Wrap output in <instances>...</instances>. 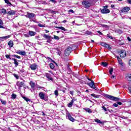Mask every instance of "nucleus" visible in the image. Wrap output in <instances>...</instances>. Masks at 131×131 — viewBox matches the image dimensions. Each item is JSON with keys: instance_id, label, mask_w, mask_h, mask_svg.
Segmentation results:
<instances>
[{"instance_id": "1", "label": "nucleus", "mask_w": 131, "mask_h": 131, "mask_svg": "<svg viewBox=\"0 0 131 131\" xmlns=\"http://www.w3.org/2000/svg\"><path fill=\"white\" fill-rule=\"evenodd\" d=\"M93 4V0H85L82 2V5L84 6V8L87 9L90 8Z\"/></svg>"}, {"instance_id": "2", "label": "nucleus", "mask_w": 131, "mask_h": 131, "mask_svg": "<svg viewBox=\"0 0 131 131\" xmlns=\"http://www.w3.org/2000/svg\"><path fill=\"white\" fill-rule=\"evenodd\" d=\"M105 98L109 99L110 100H112L113 101H120L121 99L119 98L115 97L113 96L107 95H105Z\"/></svg>"}, {"instance_id": "3", "label": "nucleus", "mask_w": 131, "mask_h": 131, "mask_svg": "<svg viewBox=\"0 0 131 131\" xmlns=\"http://www.w3.org/2000/svg\"><path fill=\"white\" fill-rule=\"evenodd\" d=\"M88 85H89L91 89H93L94 90H95V91H98L99 90L97 87H96V85H95V82L94 81H92L91 82L87 83Z\"/></svg>"}, {"instance_id": "4", "label": "nucleus", "mask_w": 131, "mask_h": 131, "mask_svg": "<svg viewBox=\"0 0 131 131\" xmlns=\"http://www.w3.org/2000/svg\"><path fill=\"white\" fill-rule=\"evenodd\" d=\"M119 54H120V56L121 58H124L126 56V52L123 50H120L118 51Z\"/></svg>"}, {"instance_id": "5", "label": "nucleus", "mask_w": 131, "mask_h": 131, "mask_svg": "<svg viewBox=\"0 0 131 131\" xmlns=\"http://www.w3.org/2000/svg\"><path fill=\"white\" fill-rule=\"evenodd\" d=\"M26 17H27V18H29L30 19V20L31 21L32 20H33V18L35 17V14L32 13H28Z\"/></svg>"}, {"instance_id": "6", "label": "nucleus", "mask_w": 131, "mask_h": 131, "mask_svg": "<svg viewBox=\"0 0 131 131\" xmlns=\"http://www.w3.org/2000/svg\"><path fill=\"white\" fill-rule=\"evenodd\" d=\"M71 51H72V48L71 47H68L64 51L65 56H69V55H70V53H71Z\"/></svg>"}, {"instance_id": "7", "label": "nucleus", "mask_w": 131, "mask_h": 131, "mask_svg": "<svg viewBox=\"0 0 131 131\" xmlns=\"http://www.w3.org/2000/svg\"><path fill=\"white\" fill-rule=\"evenodd\" d=\"M129 10H130V8H129L128 7H123L121 10V12L122 13H127V12H128V11H129Z\"/></svg>"}, {"instance_id": "8", "label": "nucleus", "mask_w": 131, "mask_h": 131, "mask_svg": "<svg viewBox=\"0 0 131 131\" xmlns=\"http://www.w3.org/2000/svg\"><path fill=\"white\" fill-rule=\"evenodd\" d=\"M101 13L102 14H108L110 13V10L107 8L104 7V8L101 10Z\"/></svg>"}, {"instance_id": "9", "label": "nucleus", "mask_w": 131, "mask_h": 131, "mask_svg": "<svg viewBox=\"0 0 131 131\" xmlns=\"http://www.w3.org/2000/svg\"><path fill=\"white\" fill-rule=\"evenodd\" d=\"M39 97L41 100H44V101H47V99L45 98V94L42 92H39Z\"/></svg>"}, {"instance_id": "10", "label": "nucleus", "mask_w": 131, "mask_h": 131, "mask_svg": "<svg viewBox=\"0 0 131 131\" xmlns=\"http://www.w3.org/2000/svg\"><path fill=\"white\" fill-rule=\"evenodd\" d=\"M67 117H68V119H69V120H70L71 121H72V122H74L75 120L74 119L73 117H72L71 115H70V113H68L67 114Z\"/></svg>"}, {"instance_id": "11", "label": "nucleus", "mask_w": 131, "mask_h": 131, "mask_svg": "<svg viewBox=\"0 0 131 131\" xmlns=\"http://www.w3.org/2000/svg\"><path fill=\"white\" fill-rule=\"evenodd\" d=\"M11 37V35H8L6 36L0 37V42L4 41V39H8V38H10Z\"/></svg>"}, {"instance_id": "12", "label": "nucleus", "mask_w": 131, "mask_h": 131, "mask_svg": "<svg viewBox=\"0 0 131 131\" xmlns=\"http://www.w3.org/2000/svg\"><path fill=\"white\" fill-rule=\"evenodd\" d=\"M17 54H19V55H21L22 56H25L26 55V52H25L24 51H20L19 50L17 51Z\"/></svg>"}, {"instance_id": "13", "label": "nucleus", "mask_w": 131, "mask_h": 131, "mask_svg": "<svg viewBox=\"0 0 131 131\" xmlns=\"http://www.w3.org/2000/svg\"><path fill=\"white\" fill-rule=\"evenodd\" d=\"M46 76L47 78H48V79H49V80H52V81H53V78H52V75H51L50 74L46 73Z\"/></svg>"}, {"instance_id": "14", "label": "nucleus", "mask_w": 131, "mask_h": 131, "mask_svg": "<svg viewBox=\"0 0 131 131\" xmlns=\"http://www.w3.org/2000/svg\"><path fill=\"white\" fill-rule=\"evenodd\" d=\"M47 60H48V61H49V62H51V63H54V64H55V65H56V66H58V64H57V63H56V62H55V61L53 60L52 59V58L47 57H46Z\"/></svg>"}, {"instance_id": "15", "label": "nucleus", "mask_w": 131, "mask_h": 131, "mask_svg": "<svg viewBox=\"0 0 131 131\" xmlns=\"http://www.w3.org/2000/svg\"><path fill=\"white\" fill-rule=\"evenodd\" d=\"M75 101H76V99H72L71 101L68 104V107H69V108H71V107H72V105H73V103Z\"/></svg>"}, {"instance_id": "16", "label": "nucleus", "mask_w": 131, "mask_h": 131, "mask_svg": "<svg viewBox=\"0 0 131 131\" xmlns=\"http://www.w3.org/2000/svg\"><path fill=\"white\" fill-rule=\"evenodd\" d=\"M8 15L9 16H12V15H15L16 14V11L14 10H10V11L7 12Z\"/></svg>"}, {"instance_id": "17", "label": "nucleus", "mask_w": 131, "mask_h": 131, "mask_svg": "<svg viewBox=\"0 0 131 131\" xmlns=\"http://www.w3.org/2000/svg\"><path fill=\"white\" fill-rule=\"evenodd\" d=\"M16 85L19 86V88H22L24 85V83L23 82H17Z\"/></svg>"}, {"instance_id": "18", "label": "nucleus", "mask_w": 131, "mask_h": 131, "mask_svg": "<svg viewBox=\"0 0 131 131\" xmlns=\"http://www.w3.org/2000/svg\"><path fill=\"white\" fill-rule=\"evenodd\" d=\"M126 78L128 81H131V74H127L126 76Z\"/></svg>"}, {"instance_id": "19", "label": "nucleus", "mask_w": 131, "mask_h": 131, "mask_svg": "<svg viewBox=\"0 0 131 131\" xmlns=\"http://www.w3.org/2000/svg\"><path fill=\"white\" fill-rule=\"evenodd\" d=\"M29 35H30V36H34V35H35V34H36V32H33L32 31H29Z\"/></svg>"}, {"instance_id": "20", "label": "nucleus", "mask_w": 131, "mask_h": 131, "mask_svg": "<svg viewBox=\"0 0 131 131\" xmlns=\"http://www.w3.org/2000/svg\"><path fill=\"white\" fill-rule=\"evenodd\" d=\"M8 46L9 48H13V46H14V42H13L12 40H10L8 42Z\"/></svg>"}, {"instance_id": "21", "label": "nucleus", "mask_w": 131, "mask_h": 131, "mask_svg": "<svg viewBox=\"0 0 131 131\" xmlns=\"http://www.w3.org/2000/svg\"><path fill=\"white\" fill-rule=\"evenodd\" d=\"M43 37H44V38H46V39H48V40H50V39H51V36H49L46 34H45L43 35Z\"/></svg>"}, {"instance_id": "22", "label": "nucleus", "mask_w": 131, "mask_h": 131, "mask_svg": "<svg viewBox=\"0 0 131 131\" xmlns=\"http://www.w3.org/2000/svg\"><path fill=\"white\" fill-rule=\"evenodd\" d=\"M0 28H3V29H5V27H4V22H3V20L0 19Z\"/></svg>"}, {"instance_id": "23", "label": "nucleus", "mask_w": 131, "mask_h": 131, "mask_svg": "<svg viewBox=\"0 0 131 131\" xmlns=\"http://www.w3.org/2000/svg\"><path fill=\"white\" fill-rule=\"evenodd\" d=\"M67 71L68 74H71L72 73V71L69 67H67Z\"/></svg>"}, {"instance_id": "24", "label": "nucleus", "mask_w": 131, "mask_h": 131, "mask_svg": "<svg viewBox=\"0 0 131 131\" xmlns=\"http://www.w3.org/2000/svg\"><path fill=\"white\" fill-rule=\"evenodd\" d=\"M101 108H102V110H104V112H105V114H108V112H107V111H109V110H107V108H106L104 106H102Z\"/></svg>"}, {"instance_id": "25", "label": "nucleus", "mask_w": 131, "mask_h": 131, "mask_svg": "<svg viewBox=\"0 0 131 131\" xmlns=\"http://www.w3.org/2000/svg\"><path fill=\"white\" fill-rule=\"evenodd\" d=\"M118 61L119 63L121 65V66H122V61L121 60V59L119 58V57L117 56Z\"/></svg>"}, {"instance_id": "26", "label": "nucleus", "mask_w": 131, "mask_h": 131, "mask_svg": "<svg viewBox=\"0 0 131 131\" xmlns=\"http://www.w3.org/2000/svg\"><path fill=\"white\" fill-rule=\"evenodd\" d=\"M30 83L31 89L33 90L34 89V87L35 86V84L33 83V82L32 81H31Z\"/></svg>"}, {"instance_id": "27", "label": "nucleus", "mask_w": 131, "mask_h": 131, "mask_svg": "<svg viewBox=\"0 0 131 131\" xmlns=\"http://www.w3.org/2000/svg\"><path fill=\"white\" fill-rule=\"evenodd\" d=\"M94 121H95V122H97V123H100V124H103L102 121H101V120H100L99 119H95L94 120Z\"/></svg>"}, {"instance_id": "28", "label": "nucleus", "mask_w": 131, "mask_h": 131, "mask_svg": "<svg viewBox=\"0 0 131 131\" xmlns=\"http://www.w3.org/2000/svg\"><path fill=\"white\" fill-rule=\"evenodd\" d=\"M56 28H58V29H61V30H63V31H67V30L65 29V28L63 27H56Z\"/></svg>"}, {"instance_id": "29", "label": "nucleus", "mask_w": 131, "mask_h": 131, "mask_svg": "<svg viewBox=\"0 0 131 131\" xmlns=\"http://www.w3.org/2000/svg\"><path fill=\"white\" fill-rule=\"evenodd\" d=\"M12 60H13V61H14L15 65H16V66H18V61L17 60V59H16L15 58H12Z\"/></svg>"}, {"instance_id": "30", "label": "nucleus", "mask_w": 131, "mask_h": 131, "mask_svg": "<svg viewBox=\"0 0 131 131\" xmlns=\"http://www.w3.org/2000/svg\"><path fill=\"white\" fill-rule=\"evenodd\" d=\"M0 101L3 105H7V101L3 100L2 99H0Z\"/></svg>"}, {"instance_id": "31", "label": "nucleus", "mask_w": 131, "mask_h": 131, "mask_svg": "<svg viewBox=\"0 0 131 131\" xmlns=\"http://www.w3.org/2000/svg\"><path fill=\"white\" fill-rule=\"evenodd\" d=\"M23 99H24L26 102H30V99L25 97V96H23Z\"/></svg>"}, {"instance_id": "32", "label": "nucleus", "mask_w": 131, "mask_h": 131, "mask_svg": "<svg viewBox=\"0 0 131 131\" xmlns=\"http://www.w3.org/2000/svg\"><path fill=\"white\" fill-rule=\"evenodd\" d=\"M100 64L101 66H108V63L105 61L102 62Z\"/></svg>"}, {"instance_id": "33", "label": "nucleus", "mask_w": 131, "mask_h": 131, "mask_svg": "<svg viewBox=\"0 0 131 131\" xmlns=\"http://www.w3.org/2000/svg\"><path fill=\"white\" fill-rule=\"evenodd\" d=\"M104 48H106V49H108V50H112V48L110 47V45L107 43H105V46H104Z\"/></svg>"}, {"instance_id": "34", "label": "nucleus", "mask_w": 131, "mask_h": 131, "mask_svg": "<svg viewBox=\"0 0 131 131\" xmlns=\"http://www.w3.org/2000/svg\"><path fill=\"white\" fill-rule=\"evenodd\" d=\"M1 13H2L3 14H7L8 12H7V10L4 8H3L1 10Z\"/></svg>"}, {"instance_id": "35", "label": "nucleus", "mask_w": 131, "mask_h": 131, "mask_svg": "<svg viewBox=\"0 0 131 131\" xmlns=\"http://www.w3.org/2000/svg\"><path fill=\"white\" fill-rule=\"evenodd\" d=\"M17 97V95L15 94H12L11 95V99H12V100H15V99H16Z\"/></svg>"}, {"instance_id": "36", "label": "nucleus", "mask_w": 131, "mask_h": 131, "mask_svg": "<svg viewBox=\"0 0 131 131\" xmlns=\"http://www.w3.org/2000/svg\"><path fill=\"white\" fill-rule=\"evenodd\" d=\"M85 35H91L92 34V32L87 31L85 32Z\"/></svg>"}, {"instance_id": "37", "label": "nucleus", "mask_w": 131, "mask_h": 131, "mask_svg": "<svg viewBox=\"0 0 131 131\" xmlns=\"http://www.w3.org/2000/svg\"><path fill=\"white\" fill-rule=\"evenodd\" d=\"M6 4H7V5H8V6H12V3H11L10 2V1H9V0H4Z\"/></svg>"}, {"instance_id": "38", "label": "nucleus", "mask_w": 131, "mask_h": 131, "mask_svg": "<svg viewBox=\"0 0 131 131\" xmlns=\"http://www.w3.org/2000/svg\"><path fill=\"white\" fill-rule=\"evenodd\" d=\"M85 110L86 112H88V113H92V110H91V108H85Z\"/></svg>"}, {"instance_id": "39", "label": "nucleus", "mask_w": 131, "mask_h": 131, "mask_svg": "<svg viewBox=\"0 0 131 131\" xmlns=\"http://www.w3.org/2000/svg\"><path fill=\"white\" fill-rule=\"evenodd\" d=\"M38 114H40V115H41L43 116H47V114H45L42 111H40L38 112Z\"/></svg>"}, {"instance_id": "40", "label": "nucleus", "mask_w": 131, "mask_h": 131, "mask_svg": "<svg viewBox=\"0 0 131 131\" xmlns=\"http://www.w3.org/2000/svg\"><path fill=\"white\" fill-rule=\"evenodd\" d=\"M12 57H14V58H17V59H21L20 56H19L18 55H12Z\"/></svg>"}, {"instance_id": "41", "label": "nucleus", "mask_w": 131, "mask_h": 131, "mask_svg": "<svg viewBox=\"0 0 131 131\" xmlns=\"http://www.w3.org/2000/svg\"><path fill=\"white\" fill-rule=\"evenodd\" d=\"M54 39H56V40H59L60 39L59 36H56L55 35H54Z\"/></svg>"}, {"instance_id": "42", "label": "nucleus", "mask_w": 131, "mask_h": 131, "mask_svg": "<svg viewBox=\"0 0 131 131\" xmlns=\"http://www.w3.org/2000/svg\"><path fill=\"white\" fill-rule=\"evenodd\" d=\"M30 68H31L32 70H35V69H36V66H30Z\"/></svg>"}, {"instance_id": "43", "label": "nucleus", "mask_w": 131, "mask_h": 131, "mask_svg": "<svg viewBox=\"0 0 131 131\" xmlns=\"http://www.w3.org/2000/svg\"><path fill=\"white\" fill-rule=\"evenodd\" d=\"M92 97H94V98H99L100 96L96 95V94H91Z\"/></svg>"}, {"instance_id": "44", "label": "nucleus", "mask_w": 131, "mask_h": 131, "mask_svg": "<svg viewBox=\"0 0 131 131\" xmlns=\"http://www.w3.org/2000/svg\"><path fill=\"white\" fill-rule=\"evenodd\" d=\"M54 95H55V96H59V91H58V90H55L54 91Z\"/></svg>"}, {"instance_id": "45", "label": "nucleus", "mask_w": 131, "mask_h": 131, "mask_svg": "<svg viewBox=\"0 0 131 131\" xmlns=\"http://www.w3.org/2000/svg\"><path fill=\"white\" fill-rule=\"evenodd\" d=\"M120 68L122 71H124L125 70V67L124 66H121Z\"/></svg>"}, {"instance_id": "46", "label": "nucleus", "mask_w": 131, "mask_h": 131, "mask_svg": "<svg viewBox=\"0 0 131 131\" xmlns=\"http://www.w3.org/2000/svg\"><path fill=\"white\" fill-rule=\"evenodd\" d=\"M112 72H113V69L111 68L109 70V73L111 75H112Z\"/></svg>"}, {"instance_id": "47", "label": "nucleus", "mask_w": 131, "mask_h": 131, "mask_svg": "<svg viewBox=\"0 0 131 131\" xmlns=\"http://www.w3.org/2000/svg\"><path fill=\"white\" fill-rule=\"evenodd\" d=\"M38 26L39 27H45L46 26H45V25H42L41 24H38Z\"/></svg>"}, {"instance_id": "48", "label": "nucleus", "mask_w": 131, "mask_h": 131, "mask_svg": "<svg viewBox=\"0 0 131 131\" xmlns=\"http://www.w3.org/2000/svg\"><path fill=\"white\" fill-rule=\"evenodd\" d=\"M6 58H7V59H12V58H11V56H10V55H6L5 56Z\"/></svg>"}, {"instance_id": "49", "label": "nucleus", "mask_w": 131, "mask_h": 131, "mask_svg": "<svg viewBox=\"0 0 131 131\" xmlns=\"http://www.w3.org/2000/svg\"><path fill=\"white\" fill-rule=\"evenodd\" d=\"M107 37H108V38H111V39H113V37L111 36H110V34H107Z\"/></svg>"}, {"instance_id": "50", "label": "nucleus", "mask_w": 131, "mask_h": 131, "mask_svg": "<svg viewBox=\"0 0 131 131\" xmlns=\"http://www.w3.org/2000/svg\"><path fill=\"white\" fill-rule=\"evenodd\" d=\"M49 2H51V3H53V4H56L57 3L56 0H49Z\"/></svg>"}, {"instance_id": "51", "label": "nucleus", "mask_w": 131, "mask_h": 131, "mask_svg": "<svg viewBox=\"0 0 131 131\" xmlns=\"http://www.w3.org/2000/svg\"><path fill=\"white\" fill-rule=\"evenodd\" d=\"M102 27H104L105 28H109V26L106 25H102Z\"/></svg>"}, {"instance_id": "52", "label": "nucleus", "mask_w": 131, "mask_h": 131, "mask_svg": "<svg viewBox=\"0 0 131 131\" xmlns=\"http://www.w3.org/2000/svg\"><path fill=\"white\" fill-rule=\"evenodd\" d=\"M51 69H52L53 70H56V69H55V66H50V67Z\"/></svg>"}, {"instance_id": "53", "label": "nucleus", "mask_w": 131, "mask_h": 131, "mask_svg": "<svg viewBox=\"0 0 131 131\" xmlns=\"http://www.w3.org/2000/svg\"><path fill=\"white\" fill-rule=\"evenodd\" d=\"M69 13H74V11H73V10L72 9H70L69 10Z\"/></svg>"}, {"instance_id": "54", "label": "nucleus", "mask_w": 131, "mask_h": 131, "mask_svg": "<svg viewBox=\"0 0 131 131\" xmlns=\"http://www.w3.org/2000/svg\"><path fill=\"white\" fill-rule=\"evenodd\" d=\"M101 46H102V47H105V46L106 45V43H105V42H101Z\"/></svg>"}, {"instance_id": "55", "label": "nucleus", "mask_w": 131, "mask_h": 131, "mask_svg": "<svg viewBox=\"0 0 131 131\" xmlns=\"http://www.w3.org/2000/svg\"><path fill=\"white\" fill-rule=\"evenodd\" d=\"M37 89H43V87H41L40 85H37L36 86Z\"/></svg>"}, {"instance_id": "56", "label": "nucleus", "mask_w": 131, "mask_h": 131, "mask_svg": "<svg viewBox=\"0 0 131 131\" xmlns=\"http://www.w3.org/2000/svg\"><path fill=\"white\" fill-rule=\"evenodd\" d=\"M113 106L114 107H118V104L117 103H114Z\"/></svg>"}, {"instance_id": "57", "label": "nucleus", "mask_w": 131, "mask_h": 131, "mask_svg": "<svg viewBox=\"0 0 131 131\" xmlns=\"http://www.w3.org/2000/svg\"><path fill=\"white\" fill-rule=\"evenodd\" d=\"M31 22H34L35 23H37V21H36V20L32 19L31 20Z\"/></svg>"}, {"instance_id": "58", "label": "nucleus", "mask_w": 131, "mask_h": 131, "mask_svg": "<svg viewBox=\"0 0 131 131\" xmlns=\"http://www.w3.org/2000/svg\"><path fill=\"white\" fill-rule=\"evenodd\" d=\"M98 33H99L100 35H103V33H102V32H101V31H97Z\"/></svg>"}, {"instance_id": "59", "label": "nucleus", "mask_w": 131, "mask_h": 131, "mask_svg": "<svg viewBox=\"0 0 131 131\" xmlns=\"http://www.w3.org/2000/svg\"><path fill=\"white\" fill-rule=\"evenodd\" d=\"M24 36H25V37H29V35H28V34H25L24 35Z\"/></svg>"}, {"instance_id": "60", "label": "nucleus", "mask_w": 131, "mask_h": 131, "mask_svg": "<svg viewBox=\"0 0 131 131\" xmlns=\"http://www.w3.org/2000/svg\"><path fill=\"white\" fill-rule=\"evenodd\" d=\"M127 3H128L129 5H131V0H127Z\"/></svg>"}, {"instance_id": "61", "label": "nucleus", "mask_w": 131, "mask_h": 131, "mask_svg": "<svg viewBox=\"0 0 131 131\" xmlns=\"http://www.w3.org/2000/svg\"><path fill=\"white\" fill-rule=\"evenodd\" d=\"M117 104H118V105H122V103L119 102V101L117 102Z\"/></svg>"}, {"instance_id": "62", "label": "nucleus", "mask_w": 131, "mask_h": 131, "mask_svg": "<svg viewBox=\"0 0 131 131\" xmlns=\"http://www.w3.org/2000/svg\"><path fill=\"white\" fill-rule=\"evenodd\" d=\"M127 40H128V41H131V39L130 38H129V37H127Z\"/></svg>"}, {"instance_id": "63", "label": "nucleus", "mask_w": 131, "mask_h": 131, "mask_svg": "<svg viewBox=\"0 0 131 131\" xmlns=\"http://www.w3.org/2000/svg\"><path fill=\"white\" fill-rule=\"evenodd\" d=\"M129 66H131V59L129 60Z\"/></svg>"}, {"instance_id": "64", "label": "nucleus", "mask_w": 131, "mask_h": 131, "mask_svg": "<svg viewBox=\"0 0 131 131\" xmlns=\"http://www.w3.org/2000/svg\"><path fill=\"white\" fill-rule=\"evenodd\" d=\"M129 105H131V100L128 101Z\"/></svg>"}]
</instances>
